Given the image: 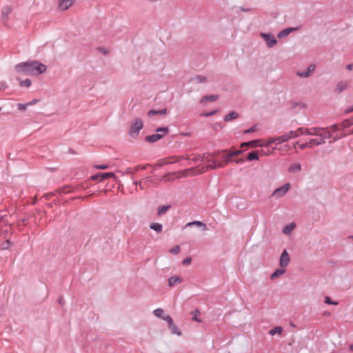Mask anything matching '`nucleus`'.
<instances>
[{
	"mask_svg": "<svg viewBox=\"0 0 353 353\" xmlns=\"http://www.w3.org/2000/svg\"><path fill=\"white\" fill-rule=\"evenodd\" d=\"M218 95L214 94L205 95L201 98V99L200 100V103L205 105L208 101H215L218 99Z\"/></svg>",
	"mask_w": 353,
	"mask_h": 353,
	"instance_id": "6ab92c4d",
	"label": "nucleus"
},
{
	"mask_svg": "<svg viewBox=\"0 0 353 353\" xmlns=\"http://www.w3.org/2000/svg\"><path fill=\"white\" fill-rule=\"evenodd\" d=\"M299 30V28H287L284 30H283L282 31H281L279 34H278V37L279 38H283V37H287L290 33H291L293 31H296Z\"/></svg>",
	"mask_w": 353,
	"mask_h": 353,
	"instance_id": "dca6fc26",
	"label": "nucleus"
},
{
	"mask_svg": "<svg viewBox=\"0 0 353 353\" xmlns=\"http://www.w3.org/2000/svg\"><path fill=\"white\" fill-rule=\"evenodd\" d=\"M285 272V268H281L279 269L276 270L270 276L271 279H275L276 278H278L281 276H282Z\"/></svg>",
	"mask_w": 353,
	"mask_h": 353,
	"instance_id": "b1692460",
	"label": "nucleus"
},
{
	"mask_svg": "<svg viewBox=\"0 0 353 353\" xmlns=\"http://www.w3.org/2000/svg\"><path fill=\"white\" fill-rule=\"evenodd\" d=\"M148 2L150 3H156L159 0H147Z\"/></svg>",
	"mask_w": 353,
	"mask_h": 353,
	"instance_id": "13d9d810",
	"label": "nucleus"
},
{
	"mask_svg": "<svg viewBox=\"0 0 353 353\" xmlns=\"http://www.w3.org/2000/svg\"><path fill=\"white\" fill-rule=\"evenodd\" d=\"M110 177H114V179L117 178L114 173L108 172V173H101V174H97L93 175L91 176V179L92 180H97V179H100L101 181H103L105 179L110 178Z\"/></svg>",
	"mask_w": 353,
	"mask_h": 353,
	"instance_id": "ddd939ff",
	"label": "nucleus"
},
{
	"mask_svg": "<svg viewBox=\"0 0 353 353\" xmlns=\"http://www.w3.org/2000/svg\"><path fill=\"white\" fill-rule=\"evenodd\" d=\"M139 169H145V166H141V165H137L136 167V170H139Z\"/></svg>",
	"mask_w": 353,
	"mask_h": 353,
	"instance_id": "6e6d98bb",
	"label": "nucleus"
},
{
	"mask_svg": "<svg viewBox=\"0 0 353 353\" xmlns=\"http://www.w3.org/2000/svg\"><path fill=\"white\" fill-rule=\"evenodd\" d=\"M259 141H260L259 140L251 141H248V143H247V144L248 146H250V147H256L258 145L257 143Z\"/></svg>",
	"mask_w": 353,
	"mask_h": 353,
	"instance_id": "79ce46f5",
	"label": "nucleus"
},
{
	"mask_svg": "<svg viewBox=\"0 0 353 353\" xmlns=\"http://www.w3.org/2000/svg\"><path fill=\"white\" fill-rule=\"evenodd\" d=\"M6 85L5 82H3V81L0 82V91L4 90L6 88Z\"/></svg>",
	"mask_w": 353,
	"mask_h": 353,
	"instance_id": "09e8293b",
	"label": "nucleus"
},
{
	"mask_svg": "<svg viewBox=\"0 0 353 353\" xmlns=\"http://www.w3.org/2000/svg\"><path fill=\"white\" fill-rule=\"evenodd\" d=\"M324 143H325V141H324L322 137H319V138L315 139H311L310 140V144L311 145L312 148L314 145H320Z\"/></svg>",
	"mask_w": 353,
	"mask_h": 353,
	"instance_id": "412c9836",
	"label": "nucleus"
},
{
	"mask_svg": "<svg viewBox=\"0 0 353 353\" xmlns=\"http://www.w3.org/2000/svg\"><path fill=\"white\" fill-rule=\"evenodd\" d=\"M247 143H248V142H245V143H241V147L242 148V147H244V146H248Z\"/></svg>",
	"mask_w": 353,
	"mask_h": 353,
	"instance_id": "4d7b16f0",
	"label": "nucleus"
},
{
	"mask_svg": "<svg viewBox=\"0 0 353 353\" xmlns=\"http://www.w3.org/2000/svg\"><path fill=\"white\" fill-rule=\"evenodd\" d=\"M17 79L19 81V85L21 87L29 88L32 84V82L29 79L21 80L20 78H17Z\"/></svg>",
	"mask_w": 353,
	"mask_h": 353,
	"instance_id": "c85d7f7f",
	"label": "nucleus"
},
{
	"mask_svg": "<svg viewBox=\"0 0 353 353\" xmlns=\"http://www.w3.org/2000/svg\"><path fill=\"white\" fill-rule=\"evenodd\" d=\"M347 68H348L349 69H350V68H351V65H347Z\"/></svg>",
	"mask_w": 353,
	"mask_h": 353,
	"instance_id": "774afa93",
	"label": "nucleus"
},
{
	"mask_svg": "<svg viewBox=\"0 0 353 353\" xmlns=\"http://www.w3.org/2000/svg\"><path fill=\"white\" fill-rule=\"evenodd\" d=\"M301 131L303 132V134L309 135L310 128H301Z\"/></svg>",
	"mask_w": 353,
	"mask_h": 353,
	"instance_id": "49530a36",
	"label": "nucleus"
},
{
	"mask_svg": "<svg viewBox=\"0 0 353 353\" xmlns=\"http://www.w3.org/2000/svg\"><path fill=\"white\" fill-rule=\"evenodd\" d=\"M143 123L141 119L136 118L131 123L129 134L132 138H137L140 130L143 128Z\"/></svg>",
	"mask_w": 353,
	"mask_h": 353,
	"instance_id": "39448f33",
	"label": "nucleus"
},
{
	"mask_svg": "<svg viewBox=\"0 0 353 353\" xmlns=\"http://www.w3.org/2000/svg\"><path fill=\"white\" fill-rule=\"evenodd\" d=\"M349 348L351 351H353V344L350 345Z\"/></svg>",
	"mask_w": 353,
	"mask_h": 353,
	"instance_id": "052dcab7",
	"label": "nucleus"
},
{
	"mask_svg": "<svg viewBox=\"0 0 353 353\" xmlns=\"http://www.w3.org/2000/svg\"><path fill=\"white\" fill-rule=\"evenodd\" d=\"M153 314L156 317L163 319L165 321H166L167 317H171L170 315L165 314L164 310L161 308L154 310Z\"/></svg>",
	"mask_w": 353,
	"mask_h": 353,
	"instance_id": "4468645a",
	"label": "nucleus"
},
{
	"mask_svg": "<svg viewBox=\"0 0 353 353\" xmlns=\"http://www.w3.org/2000/svg\"><path fill=\"white\" fill-rule=\"evenodd\" d=\"M176 158H177L176 161H179L180 159H182V157H176Z\"/></svg>",
	"mask_w": 353,
	"mask_h": 353,
	"instance_id": "69168bd1",
	"label": "nucleus"
},
{
	"mask_svg": "<svg viewBox=\"0 0 353 353\" xmlns=\"http://www.w3.org/2000/svg\"><path fill=\"white\" fill-rule=\"evenodd\" d=\"M191 263V258H186L183 260V264H190Z\"/></svg>",
	"mask_w": 353,
	"mask_h": 353,
	"instance_id": "8fccbe9b",
	"label": "nucleus"
},
{
	"mask_svg": "<svg viewBox=\"0 0 353 353\" xmlns=\"http://www.w3.org/2000/svg\"><path fill=\"white\" fill-rule=\"evenodd\" d=\"M134 184H135L136 185H137L139 184V183L137 181H134Z\"/></svg>",
	"mask_w": 353,
	"mask_h": 353,
	"instance_id": "0e129e2a",
	"label": "nucleus"
},
{
	"mask_svg": "<svg viewBox=\"0 0 353 353\" xmlns=\"http://www.w3.org/2000/svg\"><path fill=\"white\" fill-rule=\"evenodd\" d=\"M238 117V114L235 112H231L224 117L225 121H230Z\"/></svg>",
	"mask_w": 353,
	"mask_h": 353,
	"instance_id": "2f4dec72",
	"label": "nucleus"
},
{
	"mask_svg": "<svg viewBox=\"0 0 353 353\" xmlns=\"http://www.w3.org/2000/svg\"><path fill=\"white\" fill-rule=\"evenodd\" d=\"M6 243H7L8 245H7V246H5V247H4V248H8V245H9V243H9V241H7V242H6Z\"/></svg>",
	"mask_w": 353,
	"mask_h": 353,
	"instance_id": "e2e57ef3",
	"label": "nucleus"
},
{
	"mask_svg": "<svg viewBox=\"0 0 353 353\" xmlns=\"http://www.w3.org/2000/svg\"><path fill=\"white\" fill-rule=\"evenodd\" d=\"M293 132H295L297 134V137L303 134V132L301 131V128H298L296 130H293Z\"/></svg>",
	"mask_w": 353,
	"mask_h": 353,
	"instance_id": "de8ad7c7",
	"label": "nucleus"
},
{
	"mask_svg": "<svg viewBox=\"0 0 353 353\" xmlns=\"http://www.w3.org/2000/svg\"><path fill=\"white\" fill-rule=\"evenodd\" d=\"M291 185L290 183H287L283 186L276 188L273 193L272 194V196L276 198H281L290 189Z\"/></svg>",
	"mask_w": 353,
	"mask_h": 353,
	"instance_id": "423d86ee",
	"label": "nucleus"
},
{
	"mask_svg": "<svg viewBox=\"0 0 353 353\" xmlns=\"http://www.w3.org/2000/svg\"><path fill=\"white\" fill-rule=\"evenodd\" d=\"M125 174H133V171L132 170V169H131V168H129V169H128V170L125 171Z\"/></svg>",
	"mask_w": 353,
	"mask_h": 353,
	"instance_id": "864d4df0",
	"label": "nucleus"
},
{
	"mask_svg": "<svg viewBox=\"0 0 353 353\" xmlns=\"http://www.w3.org/2000/svg\"><path fill=\"white\" fill-rule=\"evenodd\" d=\"M14 70L24 75H39L46 72L47 66L38 61H28L17 64Z\"/></svg>",
	"mask_w": 353,
	"mask_h": 353,
	"instance_id": "f257e3e1",
	"label": "nucleus"
},
{
	"mask_svg": "<svg viewBox=\"0 0 353 353\" xmlns=\"http://www.w3.org/2000/svg\"><path fill=\"white\" fill-rule=\"evenodd\" d=\"M257 130H258V128H257L256 125H254V126H253V127H252V128H249V129H248V130H245L244 131V133H245V134H248V133L254 132H256Z\"/></svg>",
	"mask_w": 353,
	"mask_h": 353,
	"instance_id": "a19ab883",
	"label": "nucleus"
},
{
	"mask_svg": "<svg viewBox=\"0 0 353 353\" xmlns=\"http://www.w3.org/2000/svg\"><path fill=\"white\" fill-rule=\"evenodd\" d=\"M192 81L195 83H201L207 81V78L201 75H196L192 79Z\"/></svg>",
	"mask_w": 353,
	"mask_h": 353,
	"instance_id": "cd10ccee",
	"label": "nucleus"
},
{
	"mask_svg": "<svg viewBox=\"0 0 353 353\" xmlns=\"http://www.w3.org/2000/svg\"><path fill=\"white\" fill-rule=\"evenodd\" d=\"M244 161L243 159H238V160H235V163H243Z\"/></svg>",
	"mask_w": 353,
	"mask_h": 353,
	"instance_id": "5fc2aeb1",
	"label": "nucleus"
},
{
	"mask_svg": "<svg viewBox=\"0 0 353 353\" xmlns=\"http://www.w3.org/2000/svg\"><path fill=\"white\" fill-rule=\"evenodd\" d=\"M150 229L154 230L157 233H160L163 230V225L159 223H153L150 225Z\"/></svg>",
	"mask_w": 353,
	"mask_h": 353,
	"instance_id": "bb28decb",
	"label": "nucleus"
},
{
	"mask_svg": "<svg viewBox=\"0 0 353 353\" xmlns=\"http://www.w3.org/2000/svg\"><path fill=\"white\" fill-rule=\"evenodd\" d=\"M170 253L176 254L180 252V247L179 245H176L169 251Z\"/></svg>",
	"mask_w": 353,
	"mask_h": 353,
	"instance_id": "58836bf2",
	"label": "nucleus"
},
{
	"mask_svg": "<svg viewBox=\"0 0 353 353\" xmlns=\"http://www.w3.org/2000/svg\"><path fill=\"white\" fill-rule=\"evenodd\" d=\"M209 162H211V160H208ZM225 166L223 162L218 163L216 161H212V164H208L205 168L203 166H197L195 168H192L188 170H185L183 173L185 176H188L189 175H196L199 174H202L208 170H215L219 168H223Z\"/></svg>",
	"mask_w": 353,
	"mask_h": 353,
	"instance_id": "f03ea898",
	"label": "nucleus"
},
{
	"mask_svg": "<svg viewBox=\"0 0 353 353\" xmlns=\"http://www.w3.org/2000/svg\"><path fill=\"white\" fill-rule=\"evenodd\" d=\"M301 170V165L300 163H293L290 165V166L288 168V171L290 172H298Z\"/></svg>",
	"mask_w": 353,
	"mask_h": 353,
	"instance_id": "a878e982",
	"label": "nucleus"
},
{
	"mask_svg": "<svg viewBox=\"0 0 353 353\" xmlns=\"http://www.w3.org/2000/svg\"><path fill=\"white\" fill-rule=\"evenodd\" d=\"M95 168L100 170H105L108 168V165L107 164H101L95 165Z\"/></svg>",
	"mask_w": 353,
	"mask_h": 353,
	"instance_id": "a18cd8bd",
	"label": "nucleus"
},
{
	"mask_svg": "<svg viewBox=\"0 0 353 353\" xmlns=\"http://www.w3.org/2000/svg\"><path fill=\"white\" fill-rule=\"evenodd\" d=\"M314 69H315L314 65H310L308 66V68L305 70L297 72L296 74L299 77L307 78L312 74Z\"/></svg>",
	"mask_w": 353,
	"mask_h": 353,
	"instance_id": "f8f14e48",
	"label": "nucleus"
},
{
	"mask_svg": "<svg viewBox=\"0 0 353 353\" xmlns=\"http://www.w3.org/2000/svg\"><path fill=\"white\" fill-rule=\"evenodd\" d=\"M296 137H297V134L295 132H293V130H291L280 137H278L277 143L281 144Z\"/></svg>",
	"mask_w": 353,
	"mask_h": 353,
	"instance_id": "9d476101",
	"label": "nucleus"
},
{
	"mask_svg": "<svg viewBox=\"0 0 353 353\" xmlns=\"http://www.w3.org/2000/svg\"><path fill=\"white\" fill-rule=\"evenodd\" d=\"M183 279L178 276H173L168 279V285L170 287H173L174 285L181 283Z\"/></svg>",
	"mask_w": 353,
	"mask_h": 353,
	"instance_id": "f3484780",
	"label": "nucleus"
},
{
	"mask_svg": "<svg viewBox=\"0 0 353 353\" xmlns=\"http://www.w3.org/2000/svg\"><path fill=\"white\" fill-rule=\"evenodd\" d=\"M214 114V112H208L207 114H205V116H210V115H212Z\"/></svg>",
	"mask_w": 353,
	"mask_h": 353,
	"instance_id": "bf43d9fd",
	"label": "nucleus"
},
{
	"mask_svg": "<svg viewBox=\"0 0 353 353\" xmlns=\"http://www.w3.org/2000/svg\"><path fill=\"white\" fill-rule=\"evenodd\" d=\"M351 112H353V105L345 110L346 113H350Z\"/></svg>",
	"mask_w": 353,
	"mask_h": 353,
	"instance_id": "603ef678",
	"label": "nucleus"
},
{
	"mask_svg": "<svg viewBox=\"0 0 353 353\" xmlns=\"http://www.w3.org/2000/svg\"><path fill=\"white\" fill-rule=\"evenodd\" d=\"M37 102H39L38 99H33L30 102H28V104H29V106H30V105H32L36 104Z\"/></svg>",
	"mask_w": 353,
	"mask_h": 353,
	"instance_id": "3c124183",
	"label": "nucleus"
},
{
	"mask_svg": "<svg viewBox=\"0 0 353 353\" xmlns=\"http://www.w3.org/2000/svg\"><path fill=\"white\" fill-rule=\"evenodd\" d=\"M241 153H242V150H239L228 153L225 157V161L223 162L225 165H226L229 162H230L232 161V158L233 157L238 156Z\"/></svg>",
	"mask_w": 353,
	"mask_h": 353,
	"instance_id": "a211bd4d",
	"label": "nucleus"
},
{
	"mask_svg": "<svg viewBox=\"0 0 353 353\" xmlns=\"http://www.w3.org/2000/svg\"><path fill=\"white\" fill-rule=\"evenodd\" d=\"M183 172H184V170L182 172L181 175H177L176 176H175V174H168L167 175H165L163 177H162L161 180H164L165 181H172L175 179H178L181 176H185L183 175L184 174Z\"/></svg>",
	"mask_w": 353,
	"mask_h": 353,
	"instance_id": "4be33fe9",
	"label": "nucleus"
},
{
	"mask_svg": "<svg viewBox=\"0 0 353 353\" xmlns=\"http://www.w3.org/2000/svg\"><path fill=\"white\" fill-rule=\"evenodd\" d=\"M260 36L264 39L268 48H272L277 43L274 37L270 34L262 32Z\"/></svg>",
	"mask_w": 353,
	"mask_h": 353,
	"instance_id": "0eeeda50",
	"label": "nucleus"
},
{
	"mask_svg": "<svg viewBox=\"0 0 353 353\" xmlns=\"http://www.w3.org/2000/svg\"><path fill=\"white\" fill-rule=\"evenodd\" d=\"M170 208V206L168 205H163V206H161L158 208V215H161L163 214H165L166 213V212L168 211V210Z\"/></svg>",
	"mask_w": 353,
	"mask_h": 353,
	"instance_id": "f704fd0d",
	"label": "nucleus"
},
{
	"mask_svg": "<svg viewBox=\"0 0 353 353\" xmlns=\"http://www.w3.org/2000/svg\"><path fill=\"white\" fill-rule=\"evenodd\" d=\"M247 159L248 161L258 160L259 152L258 151H253L248 154Z\"/></svg>",
	"mask_w": 353,
	"mask_h": 353,
	"instance_id": "7c9ffc66",
	"label": "nucleus"
},
{
	"mask_svg": "<svg viewBox=\"0 0 353 353\" xmlns=\"http://www.w3.org/2000/svg\"><path fill=\"white\" fill-rule=\"evenodd\" d=\"M28 106L29 104H28V103L17 104V107L19 110H25Z\"/></svg>",
	"mask_w": 353,
	"mask_h": 353,
	"instance_id": "ea45409f",
	"label": "nucleus"
},
{
	"mask_svg": "<svg viewBox=\"0 0 353 353\" xmlns=\"http://www.w3.org/2000/svg\"><path fill=\"white\" fill-rule=\"evenodd\" d=\"M339 129V125L336 124L332 125L325 128H323V132H321V137L323 138L325 141H326V139H332L330 142H335L346 135L345 134L339 135L336 133Z\"/></svg>",
	"mask_w": 353,
	"mask_h": 353,
	"instance_id": "7ed1b4c3",
	"label": "nucleus"
},
{
	"mask_svg": "<svg viewBox=\"0 0 353 353\" xmlns=\"http://www.w3.org/2000/svg\"><path fill=\"white\" fill-rule=\"evenodd\" d=\"M348 86L349 84L347 81H340L336 84L335 92L340 93L347 89Z\"/></svg>",
	"mask_w": 353,
	"mask_h": 353,
	"instance_id": "aec40b11",
	"label": "nucleus"
},
{
	"mask_svg": "<svg viewBox=\"0 0 353 353\" xmlns=\"http://www.w3.org/2000/svg\"><path fill=\"white\" fill-rule=\"evenodd\" d=\"M227 152L226 150H223L221 151V152Z\"/></svg>",
	"mask_w": 353,
	"mask_h": 353,
	"instance_id": "338daca9",
	"label": "nucleus"
},
{
	"mask_svg": "<svg viewBox=\"0 0 353 353\" xmlns=\"http://www.w3.org/2000/svg\"><path fill=\"white\" fill-rule=\"evenodd\" d=\"M75 0H57V6L59 11H65L74 4Z\"/></svg>",
	"mask_w": 353,
	"mask_h": 353,
	"instance_id": "6e6552de",
	"label": "nucleus"
},
{
	"mask_svg": "<svg viewBox=\"0 0 353 353\" xmlns=\"http://www.w3.org/2000/svg\"><path fill=\"white\" fill-rule=\"evenodd\" d=\"M166 112H167V110L166 109H163V110H150L148 112V116L150 117H153L154 115L165 114Z\"/></svg>",
	"mask_w": 353,
	"mask_h": 353,
	"instance_id": "393cba45",
	"label": "nucleus"
},
{
	"mask_svg": "<svg viewBox=\"0 0 353 353\" xmlns=\"http://www.w3.org/2000/svg\"><path fill=\"white\" fill-rule=\"evenodd\" d=\"M11 12V8L10 7H6L3 9V12H2V16L3 17H8V16L10 14Z\"/></svg>",
	"mask_w": 353,
	"mask_h": 353,
	"instance_id": "e433bc0d",
	"label": "nucleus"
},
{
	"mask_svg": "<svg viewBox=\"0 0 353 353\" xmlns=\"http://www.w3.org/2000/svg\"><path fill=\"white\" fill-rule=\"evenodd\" d=\"M324 301L325 303L329 304V305H338V302L332 301L329 296H325Z\"/></svg>",
	"mask_w": 353,
	"mask_h": 353,
	"instance_id": "4c0bfd02",
	"label": "nucleus"
},
{
	"mask_svg": "<svg viewBox=\"0 0 353 353\" xmlns=\"http://www.w3.org/2000/svg\"><path fill=\"white\" fill-rule=\"evenodd\" d=\"M156 134L146 136L145 139L149 143H155L156 141L162 139L165 134L168 133V128H159L157 129Z\"/></svg>",
	"mask_w": 353,
	"mask_h": 353,
	"instance_id": "20e7f679",
	"label": "nucleus"
},
{
	"mask_svg": "<svg viewBox=\"0 0 353 353\" xmlns=\"http://www.w3.org/2000/svg\"><path fill=\"white\" fill-rule=\"evenodd\" d=\"M283 332V328L280 326H276L269 331V334L274 336L276 334H281Z\"/></svg>",
	"mask_w": 353,
	"mask_h": 353,
	"instance_id": "473e14b6",
	"label": "nucleus"
},
{
	"mask_svg": "<svg viewBox=\"0 0 353 353\" xmlns=\"http://www.w3.org/2000/svg\"><path fill=\"white\" fill-rule=\"evenodd\" d=\"M290 259L288 252H287L286 250H283L279 259L280 267L285 268L290 263Z\"/></svg>",
	"mask_w": 353,
	"mask_h": 353,
	"instance_id": "9b49d317",
	"label": "nucleus"
},
{
	"mask_svg": "<svg viewBox=\"0 0 353 353\" xmlns=\"http://www.w3.org/2000/svg\"><path fill=\"white\" fill-rule=\"evenodd\" d=\"M321 132H323V128H310L309 135L321 137Z\"/></svg>",
	"mask_w": 353,
	"mask_h": 353,
	"instance_id": "5701e85b",
	"label": "nucleus"
},
{
	"mask_svg": "<svg viewBox=\"0 0 353 353\" xmlns=\"http://www.w3.org/2000/svg\"><path fill=\"white\" fill-rule=\"evenodd\" d=\"M343 128H349L353 125V117L343 121L341 124Z\"/></svg>",
	"mask_w": 353,
	"mask_h": 353,
	"instance_id": "72a5a7b5",
	"label": "nucleus"
},
{
	"mask_svg": "<svg viewBox=\"0 0 353 353\" xmlns=\"http://www.w3.org/2000/svg\"><path fill=\"white\" fill-rule=\"evenodd\" d=\"M273 143H275L276 145H279V143H277V137L276 138H270L268 139V141L266 142L264 145L269 146Z\"/></svg>",
	"mask_w": 353,
	"mask_h": 353,
	"instance_id": "c9c22d12",
	"label": "nucleus"
},
{
	"mask_svg": "<svg viewBox=\"0 0 353 353\" xmlns=\"http://www.w3.org/2000/svg\"><path fill=\"white\" fill-rule=\"evenodd\" d=\"M166 322L168 323V327L172 334L181 336L182 334L181 330L177 325L174 323L172 317H167Z\"/></svg>",
	"mask_w": 353,
	"mask_h": 353,
	"instance_id": "1a4fd4ad",
	"label": "nucleus"
},
{
	"mask_svg": "<svg viewBox=\"0 0 353 353\" xmlns=\"http://www.w3.org/2000/svg\"><path fill=\"white\" fill-rule=\"evenodd\" d=\"M299 148L301 150H303V149H305L306 148H312V147H311V145L310 144V141H309L307 143H302V144L299 145Z\"/></svg>",
	"mask_w": 353,
	"mask_h": 353,
	"instance_id": "c03bdc74",
	"label": "nucleus"
},
{
	"mask_svg": "<svg viewBox=\"0 0 353 353\" xmlns=\"http://www.w3.org/2000/svg\"><path fill=\"white\" fill-rule=\"evenodd\" d=\"M295 228L294 223H290L285 225L283 229V232L285 234H290Z\"/></svg>",
	"mask_w": 353,
	"mask_h": 353,
	"instance_id": "c756f323",
	"label": "nucleus"
},
{
	"mask_svg": "<svg viewBox=\"0 0 353 353\" xmlns=\"http://www.w3.org/2000/svg\"><path fill=\"white\" fill-rule=\"evenodd\" d=\"M191 226H196L198 228H201L203 231L207 230L206 224L200 221H194L192 222H189V223H186L185 227L188 228V227H191Z\"/></svg>",
	"mask_w": 353,
	"mask_h": 353,
	"instance_id": "2eb2a0df",
	"label": "nucleus"
},
{
	"mask_svg": "<svg viewBox=\"0 0 353 353\" xmlns=\"http://www.w3.org/2000/svg\"><path fill=\"white\" fill-rule=\"evenodd\" d=\"M194 313H195V315L193 316L192 319L199 323L201 322V320L197 317V315L200 314V312L198 310H196L194 312Z\"/></svg>",
	"mask_w": 353,
	"mask_h": 353,
	"instance_id": "37998d69",
	"label": "nucleus"
},
{
	"mask_svg": "<svg viewBox=\"0 0 353 353\" xmlns=\"http://www.w3.org/2000/svg\"><path fill=\"white\" fill-rule=\"evenodd\" d=\"M139 185H140L141 189H143L144 187L141 182L139 183Z\"/></svg>",
	"mask_w": 353,
	"mask_h": 353,
	"instance_id": "680f3d73",
	"label": "nucleus"
}]
</instances>
